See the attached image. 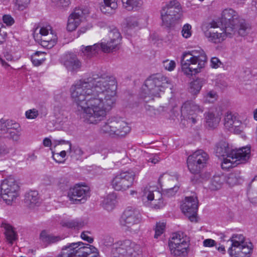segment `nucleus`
Listing matches in <instances>:
<instances>
[{"mask_svg": "<svg viewBox=\"0 0 257 257\" xmlns=\"http://www.w3.org/2000/svg\"><path fill=\"white\" fill-rule=\"evenodd\" d=\"M109 37L111 42L114 43V46H118L120 42L121 37L117 29L113 28L109 32Z\"/></svg>", "mask_w": 257, "mask_h": 257, "instance_id": "38", "label": "nucleus"}, {"mask_svg": "<svg viewBox=\"0 0 257 257\" xmlns=\"http://www.w3.org/2000/svg\"><path fill=\"white\" fill-rule=\"evenodd\" d=\"M55 114L58 119L63 120V117L65 116V112L63 110H60L58 107L55 108Z\"/></svg>", "mask_w": 257, "mask_h": 257, "instance_id": "61", "label": "nucleus"}, {"mask_svg": "<svg viewBox=\"0 0 257 257\" xmlns=\"http://www.w3.org/2000/svg\"><path fill=\"white\" fill-rule=\"evenodd\" d=\"M166 224L164 222L157 223L156 228L155 229V234L154 237L158 238L164 232Z\"/></svg>", "mask_w": 257, "mask_h": 257, "instance_id": "44", "label": "nucleus"}, {"mask_svg": "<svg viewBox=\"0 0 257 257\" xmlns=\"http://www.w3.org/2000/svg\"><path fill=\"white\" fill-rule=\"evenodd\" d=\"M202 87V81L200 79H196L190 83V92L193 95L197 94Z\"/></svg>", "mask_w": 257, "mask_h": 257, "instance_id": "42", "label": "nucleus"}, {"mask_svg": "<svg viewBox=\"0 0 257 257\" xmlns=\"http://www.w3.org/2000/svg\"><path fill=\"white\" fill-rule=\"evenodd\" d=\"M3 22L8 26H11L14 23V19L9 15H5L3 17Z\"/></svg>", "mask_w": 257, "mask_h": 257, "instance_id": "59", "label": "nucleus"}, {"mask_svg": "<svg viewBox=\"0 0 257 257\" xmlns=\"http://www.w3.org/2000/svg\"><path fill=\"white\" fill-rule=\"evenodd\" d=\"M142 200L146 206L160 209L164 206L162 194L155 187L146 186L142 192Z\"/></svg>", "mask_w": 257, "mask_h": 257, "instance_id": "9", "label": "nucleus"}, {"mask_svg": "<svg viewBox=\"0 0 257 257\" xmlns=\"http://www.w3.org/2000/svg\"><path fill=\"white\" fill-rule=\"evenodd\" d=\"M215 153L218 157H223L222 168L227 169L245 163L249 159L250 148L242 147L234 149L224 141H220L216 145Z\"/></svg>", "mask_w": 257, "mask_h": 257, "instance_id": "2", "label": "nucleus"}, {"mask_svg": "<svg viewBox=\"0 0 257 257\" xmlns=\"http://www.w3.org/2000/svg\"><path fill=\"white\" fill-rule=\"evenodd\" d=\"M100 51V46L99 43L94 44L91 46H81V51L83 55L87 58H90L98 53Z\"/></svg>", "mask_w": 257, "mask_h": 257, "instance_id": "26", "label": "nucleus"}, {"mask_svg": "<svg viewBox=\"0 0 257 257\" xmlns=\"http://www.w3.org/2000/svg\"><path fill=\"white\" fill-rule=\"evenodd\" d=\"M182 70L184 74L187 76H192L195 75L201 71V69L203 67H199L198 64H197L196 67H190L191 65H189V63H183L181 64Z\"/></svg>", "mask_w": 257, "mask_h": 257, "instance_id": "35", "label": "nucleus"}, {"mask_svg": "<svg viewBox=\"0 0 257 257\" xmlns=\"http://www.w3.org/2000/svg\"><path fill=\"white\" fill-rule=\"evenodd\" d=\"M191 26L189 24L184 25L182 30V35L183 37L188 38L191 36Z\"/></svg>", "mask_w": 257, "mask_h": 257, "instance_id": "51", "label": "nucleus"}, {"mask_svg": "<svg viewBox=\"0 0 257 257\" xmlns=\"http://www.w3.org/2000/svg\"><path fill=\"white\" fill-rule=\"evenodd\" d=\"M224 125L230 132L239 134L242 132V122L239 120L238 115L231 111L226 112L224 116Z\"/></svg>", "mask_w": 257, "mask_h": 257, "instance_id": "18", "label": "nucleus"}, {"mask_svg": "<svg viewBox=\"0 0 257 257\" xmlns=\"http://www.w3.org/2000/svg\"><path fill=\"white\" fill-rule=\"evenodd\" d=\"M25 114L27 118L34 119L38 116L39 113L38 110L35 109H32L27 110Z\"/></svg>", "mask_w": 257, "mask_h": 257, "instance_id": "56", "label": "nucleus"}, {"mask_svg": "<svg viewBox=\"0 0 257 257\" xmlns=\"http://www.w3.org/2000/svg\"><path fill=\"white\" fill-rule=\"evenodd\" d=\"M172 86L170 79L161 74L157 73L150 76L145 82L143 87V91L146 97L147 95L159 97L160 93L163 92L166 88Z\"/></svg>", "mask_w": 257, "mask_h": 257, "instance_id": "4", "label": "nucleus"}, {"mask_svg": "<svg viewBox=\"0 0 257 257\" xmlns=\"http://www.w3.org/2000/svg\"><path fill=\"white\" fill-rule=\"evenodd\" d=\"M116 198V195L113 193L107 195L102 201L103 207L107 211H111L115 207Z\"/></svg>", "mask_w": 257, "mask_h": 257, "instance_id": "32", "label": "nucleus"}, {"mask_svg": "<svg viewBox=\"0 0 257 257\" xmlns=\"http://www.w3.org/2000/svg\"><path fill=\"white\" fill-rule=\"evenodd\" d=\"M41 45L47 48H51L53 47L56 43L57 38L55 35H54L51 31L50 34L46 35L41 38Z\"/></svg>", "mask_w": 257, "mask_h": 257, "instance_id": "29", "label": "nucleus"}, {"mask_svg": "<svg viewBox=\"0 0 257 257\" xmlns=\"http://www.w3.org/2000/svg\"><path fill=\"white\" fill-rule=\"evenodd\" d=\"M40 240L44 243L47 244L55 243L61 239L59 236H54L48 234L46 231L44 230L41 232L40 235Z\"/></svg>", "mask_w": 257, "mask_h": 257, "instance_id": "33", "label": "nucleus"}, {"mask_svg": "<svg viewBox=\"0 0 257 257\" xmlns=\"http://www.w3.org/2000/svg\"><path fill=\"white\" fill-rule=\"evenodd\" d=\"M224 179L223 176L215 175L211 179L208 186L209 188L211 190H217L219 189L222 186Z\"/></svg>", "mask_w": 257, "mask_h": 257, "instance_id": "36", "label": "nucleus"}, {"mask_svg": "<svg viewBox=\"0 0 257 257\" xmlns=\"http://www.w3.org/2000/svg\"><path fill=\"white\" fill-rule=\"evenodd\" d=\"M73 253L74 252L72 251V250L69 248L68 245H66L62 248L61 254L57 257H75Z\"/></svg>", "mask_w": 257, "mask_h": 257, "instance_id": "52", "label": "nucleus"}, {"mask_svg": "<svg viewBox=\"0 0 257 257\" xmlns=\"http://www.w3.org/2000/svg\"><path fill=\"white\" fill-rule=\"evenodd\" d=\"M114 239L111 236L106 235H104L101 239L100 243L102 245L105 246H110L113 245Z\"/></svg>", "mask_w": 257, "mask_h": 257, "instance_id": "45", "label": "nucleus"}, {"mask_svg": "<svg viewBox=\"0 0 257 257\" xmlns=\"http://www.w3.org/2000/svg\"><path fill=\"white\" fill-rule=\"evenodd\" d=\"M90 233V232L88 231H83L81 234V238L89 243H92L93 241V237L88 236V234Z\"/></svg>", "mask_w": 257, "mask_h": 257, "instance_id": "57", "label": "nucleus"}, {"mask_svg": "<svg viewBox=\"0 0 257 257\" xmlns=\"http://www.w3.org/2000/svg\"><path fill=\"white\" fill-rule=\"evenodd\" d=\"M215 241L212 239H206L203 241V245L207 247H211L215 245Z\"/></svg>", "mask_w": 257, "mask_h": 257, "instance_id": "63", "label": "nucleus"}, {"mask_svg": "<svg viewBox=\"0 0 257 257\" xmlns=\"http://www.w3.org/2000/svg\"><path fill=\"white\" fill-rule=\"evenodd\" d=\"M181 10V6L178 1H170L161 11L163 25L166 27H170L182 17Z\"/></svg>", "mask_w": 257, "mask_h": 257, "instance_id": "7", "label": "nucleus"}, {"mask_svg": "<svg viewBox=\"0 0 257 257\" xmlns=\"http://www.w3.org/2000/svg\"><path fill=\"white\" fill-rule=\"evenodd\" d=\"M160 160V158L159 157L158 155L155 154L153 155L149 159L148 162H151L153 164H156L158 163Z\"/></svg>", "mask_w": 257, "mask_h": 257, "instance_id": "64", "label": "nucleus"}, {"mask_svg": "<svg viewBox=\"0 0 257 257\" xmlns=\"http://www.w3.org/2000/svg\"><path fill=\"white\" fill-rule=\"evenodd\" d=\"M207 57L205 52L201 49L193 50L184 52L181 58V64L189 63V65H196L199 67H204L207 63Z\"/></svg>", "mask_w": 257, "mask_h": 257, "instance_id": "13", "label": "nucleus"}, {"mask_svg": "<svg viewBox=\"0 0 257 257\" xmlns=\"http://www.w3.org/2000/svg\"><path fill=\"white\" fill-rule=\"evenodd\" d=\"M104 5L100 7L101 11L104 14H112L117 8L116 0H103Z\"/></svg>", "mask_w": 257, "mask_h": 257, "instance_id": "30", "label": "nucleus"}, {"mask_svg": "<svg viewBox=\"0 0 257 257\" xmlns=\"http://www.w3.org/2000/svg\"><path fill=\"white\" fill-rule=\"evenodd\" d=\"M31 0H17L16 6L20 11H23L27 8L30 3Z\"/></svg>", "mask_w": 257, "mask_h": 257, "instance_id": "50", "label": "nucleus"}, {"mask_svg": "<svg viewBox=\"0 0 257 257\" xmlns=\"http://www.w3.org/2000/svg\"><path fill=\"white\" fill-rule=\"evenodd\" d=\"M204 110L201 106L192 101H186L182 106L181 114L191 125L196 123L199 119L198 115Z\"/></svg>", "mask_w": 257, "mask_h": 257, "instance_id": "12", "label": "nucleus"}, {"mask_svg": "<svg viewBox=\"0 0 257 257\" xmlns=\"http://www.w3.org/2000/svg\"><path fill=\"white\" fill-rule=\"evenodd\" d=\"M89 188L87 186L76 184L69 189L68 197L73 203H83L89 197Z\"/></svg>", "mask_w": 257, "mask_h": 257, "instance_id": "16", "label": "nucleus"}, {"mask_svg": "<svg viewBox=\"0 0 257 257\" xmlns=\"http://www.w3.org/2000/svg\"><path fill=\"white\" fill-rule=\"evenodd\" d=\"M90 249H91V252H89L86 257H99L98 250L96 247L91 245Z\"/></svg>", "mask_w": 257, "mask_h": 257, "instance_id": "62", "label": "nucleus"}, {"mask_svg": "<svg viewBox=\"0 0 257 257\" xmlns=\"http://www.w3.org/2000/svg\"><path fill=\"white\" fill-rule=\"evenodd\" d=\"M142 220L140 211L136 208L128 207L123 212L120 219L121 226L131 228L134 225L139 224Z\"/></svg>", "mask_w": 257, "mask_h": 257, "instance_id": "15", "label": "nucleus"}, {"mask_svg": "<svg viewBox=\"0 0 257 257\" xmlns=\"http://www.w3.org/2000/svg\"><path fill=\"white\" fill-rule=\"evenodd\" d=\"M20 136V126L18 123L10 119L0 120V137L18 142Z\"/></svg>", "mask_w": 257, "mask_h": 257, "instance_id": "11", "label": "nucleus"}, {"mask_svg": "<svg viewBox=\"0 0 257 257\" xmlns=\"http://www.w3.org/2000/svg\"><path fill=\"white\" fill-rule=\"evenodd\" d=\"M226 182L229 185L233 186L238 183V178L234 173H231L228 175Z\"/></svg>", "mask_w": 257, "mask_h": 257, "instance_id": "54", "label": "nucleus"}, {"mask_svg": "<svg viewBox=\"0 0 257 257\" xmlns=\"http://www.w3.org/2000/svg\"><path fill=\"white\" fill-rule=\"evenodd\" d=\"M211 66L214 68L219 67L221 64V61L216 57L212 58L211 59Z\"/></svg>", "mask_w": 257, "mask_h": 257, "instance_id": "60", "label": "nucleus"}, {"mask_svg": "<svg viewBox=\"0 0 257 257\" xmlns=\"http://www.w3.org/2000/svg\"><path fill=\"white\" fill-rule=\"evenodd\" d=\"M140 246L130 239L119 240L113 244L111 255L112 257H130L134 253L139 254Z\"/></svg>", "mask_w": 257, "mask_h": 257, "instance_id": "8", "label": "nucleus"}, {"mask_svg": "<svg viewBox=\"0 0 257 257\" xmlns=\"http://www.w3.org/2000/svg\"><path fill=\"white\" fill-rule=\"evenodd\" d=\"M69 155L71 158L76 160H78L83 154V151L78 146L72 147V144H70L69 149Z\"/></svg>", "mask_w": 257, "mask_h": 257, "instance_id": "40", "label": "nucleus"}, {"mask_svg": "<svg viewBox=\"0 0 257 257\" xmlns=\"http://www.w3.org/2000/svg\"><path fill=\"white\" fill-rule=\"evenodd\" d=\"M51 2L54 6L59 8L67 7L70 4V0H51Z\"/></svg>", "mask_w": 257, "mask_h": 257, "instance_id": "47", "label": "nucleus"}, {"mask_svg": "<svg viewBox=\"0 0 257 257\" xmlns=\"http://www.w3.org/2000/svg\"><path fill=\"white\" fill-rule=\"evenodd\" d=\"M99 45L100 46V50H101L104 53H109L118 49V46H114V43H111V40L106 43L105 42L99 43Z\"/></svg>", "mask_w": 257, "mask_h": 257, "instance_id": "43", "label": "nucleus"}, {"mask_svg": "<svg viewBox=\"0 0 257 257\" xmlns=\"http://www.w3.org/2000/svg\"><path fill=\"white\" fill-rule=\"evenodd\" d=\"M249 30L248 25L244 22H241L239 24V27L238 30V33L239 35L244 36L246 35Z\"/></svg>", "mask_w": 257, "mask_h": 257, "instance_id": "46", "label": "nucleus"}, {"mask_svg": "<svg viewBox=\"0 0 257 257\" xmlns=\"http://www.w3.org/2000/svg\"><path fill=\"white\" fill-rule=\"evenodd\" d=\"M88 14L87 8L75 9L68 18L67 30L69 31L75 30Z\"/></svg>", "mask_w": 257, "mask_h": 257, "instance_id": "19", "label": "nucleus"}, {"mask_svg": "<svg viewBox=\"0 0 257 257\" xmlns=\"http://www.w3.org/2000/svg\"><path fill=\"white\" fill-rule=\"evenodd\" d=\"M123 8L128 11H137L143 5V0H121Z\"/></svg>", "mask_w": 257, "mask_h": 257, "instance_id": "28", "label": "nucleus"}, {"mask_svg": "<svg viewBox=\"0 0 257 257\" xmlns=\"http://www.w3.org/2000/svg\"><path fill=\"white\" fill-rule=\"evenodd\" d=\"M163 67L168 71H173L176 67V63L173 60H166L163 62Z\"/></svg>", "mask_w": 257, "mask_h": 257, "instance_id": "48", "label": "nucleus"}, {"mask_svg": "<svg viewBox=\"0 0 257 257\" xmlns=\"http://www.w3.org/2000/svg\"><path fill=\"white\" fill-rule=\"evenodd\" d=\"M198 207L197 197L193 195L186 197L181 205V209L183 213L188 217L191 222H196V215Z\"/></svg>", "mask_w": 257, "mask_h": 257, "instance_id": "17", "label": "nucleus"}, {"mask_svg": "<svg viewBox=\"0 0 257 257\" xmlns=\"http://www.w3.org/2000/svg\"><path fill=\"white\" fill-rule=\"evenodd\" d=\"M131 131V127L124 121L111 118L107 120L101 126L100 133L111 137H123Z\"/></svg>", "mask_w": 257, "mask_h": 257, "instance_id": "6", "label": "nucleus"}, {"mask_svg": "<svg viewBox=\"0 0 257 257\" xmlns=\"http://www.w3.org/2000/svg\"><path fill=\"white\" fill-rule=\"evenodd\" d=\"M252 248L246 244L230 246L228 253L230 257H249Z\"/></svg>", "mask_w": 257, "mask_h": 257, "instance_id": "23", "label": "nucleus"}, {"mask_svg": "<svg viewBox=\"0 0 257 257\" xmlns=\"http://www.w3.org/2000/svg\"><path fill=\"white\" fill-rule=\"evenodd\" d=\"M217 94L214 91H210L207 92L205 96V101L211 103L213 102L217 98Z\"/></svg>", "mask_w": 257, "mask_h": 257, "instance_id": "53", "label": "nucleus"}, {"mask_svg": "<svg viewBox=\"0 0 257 257\" xmlns=\"http://www.w3.org/2000/svg\"><path fill=\"white\" fill-rule=\"evenodd\" d=\"M183 243H188L186 237H184L182 233H175L173 234L171 239L169 241V246H178Z\"/></svg>", "mask_w": 257, "mask_h": 257, "instance_id": "34", "label": "nucleus"}, {"mask_svg": "<svg viewBox=\"0 0 257 257\" xmlns=\"http://www.w3.org/2000/svg\"><path fill=\"white\" fill-rule=\"evenodd\" d=\"M38 192L36 191H31L25 194L24 203L26 206L33 208L39 204Z\"/></svg>", "mask_w": 257, "mask_h": 257, "instance_id": "24", "label": "nucleus"}, {"mask_svg": "<svg viewBox=\"0 0 257 257\" xmlns=\"http://www.w3.org/2000/svg\"><path fill=\"white\" fill-rule=\"evenodd\" d=\"M62 225L69 228L79 229L84 225V222L79 219L66 220L62 222Z\"/></svg>", "mask_w": 257, "mask_h": 257, "instance_id": "37", "label": "nucleus"}, {"mask_svg": "<svg viewBox=\"0 0 257 257\" xmlns=\"http://www.w3.org/2000/svg\"><path fill=\"white\" fill-rule=\"evenodd\" d=\"M127 26L129 28H135L138 26L137 19L135 17H128L125 20Z\"/></svg>", "mask_w": 257, "mask_h": 257, "instance_id": "49", "label": "nucleus"}, {"mask_svg": "<svg viewBox=\"0 0 257 257\" xmlns=\"http://www.w3.org/2000/svg\"><path fill=\"white\" fill-rule=\"evenodd\" d=\"M231 242V246H238L241 244H246L244 242V237L242 234H233L231 237L227 240Z\"/></svg>", "mask_w": 257, "mask_h": 257, "instance_id": "41", "label": "nucleus"}, {"mask_svg": "<svg viewBox=\"0 0 257 257\" xmlns=\"http://www.w3.org/2000/svg\"><path fill=\"white\" fill-rule=\"evenodd\" d=\"M135 177V174L133 171L121 172L113 178L111 185L115 190H126L133 184Z\"/></svg>", "mask_w": 257, "mask_h": 257, "instance_id": "14", "label": "nucleus"}, {"mask_svg": "<svg viewBox=\"0 0 257 257\" xmlns=\"http://www.w3.org/2000/svg\"><path fill=\"white\" fill-rule=\"evenodd\" d=\"M62 63L68 71L76 73L81 67V62L73 53L65 55L62 59Z\"/></svg>", "mask_w": 257, "mask_h": 257, "instance_id": "21", "label": "nucleus"}, {"mask_svg": "<svg viewBox=\"0 0 257 257\" xmlns=\"http://www.w3.org/2000/svg\"><path fill=\"white\" fill-rule=\"evenodd\" d=\"M11 148L6 144L0 142V157H4L9 154Z\"/></svg>", "mask_w": 257, "mask_h": 257, "instance_id": "55", "label": "nucleus"}, {"mask_svg": "<svg viewBox=\"0 0 257 257\" xmlns=\"http://www.w3.org/2000/svg\"><path fill=\"white\" fill-rule=\"evenodd\" d=\"M221 23V26L224 28L232 27L233 30V34L236 30V25L238 23V16L236 13L232 9H225L222 13L220 21L218 20Z\"/></svg>", "mask_w": 257, "mask_h": 257, "instance_id": "20", "label": "nucleus"}, {"mask_svg": "<svg viewBox=\"0 0 257 257\" xmlns=\"http://www.w3.org/2000/svg\"><path fill=\"white\" fill-rule=\"evenodd\" d=\"M206 125L210 128L216 127L220 121V117L211 112L205 114Z\"/></svg>", "mask_w": 257, "mask_h": 257, "instance_id": "31", "label": "nucleus"}, {"mask_svg": "<svg viewBox=\"0 0 257 257\" xmlns=\"http://www.w3.org/2000/svg\"><path fill=\"white\" fill-rule=\"evenodd\" d=\"M1 226L5 230V234L7 241L9 243L12 245L18 239L17 233L14 230L13 227L9 224L3 223Z\"/></svg>", "mask_w": 257, "mask_h": 257, "instance_id": "27", "label": "nucleus"}, {"mask_svg": "<svg viewBox=\"0 0 257 257\" xmlns=\"http://www.w3.org/2000/svg\"><path fill=\"white\" fill-rule=\"evenodd\" d=\"M171 254L176 257H185L188 253V243H183L180 245L169 246Z\"/></svg>", "mask_w": 257, "mask_h": 257, "instance_id": "25", "label": "nucleus"}, {"mask_svg": "<svg viewBox=\"0 0 257 257\" xmlns=\"http://www.w3.org/2000/svg\"><path fill=\"white\" fill-rule=\"evenodd\" d=\"M117 88L111 76L94 74L80 80L70 88L71 97L82 112L84 120L96 124L114 106Z\"/></svg>", "mask_w": 257, "mask_h": 257, "instance_id": "1", "label": "nucleus"}, {"mask_svg": "<svg viewBox=\"0 0 257 257\" xmlns=\"http://www.w3.org/2000/svg\"><path fill=\"white\" fill-rule=\"evenodd\" d=\"M51 30V27L50 26H48L45 27H43L41 28V29L39 30V35H40V38L50 34L49 31Z\"/></svg>", "mask_w": 257, "mask_h": 257, "instance_id": "58", "label": "nucleus"}, {"mask_svg": "<svg viewBox=\"0 0 257 257\" xmlns=\"http://www.w3.org/2000/svg\"><path fill=\"white\" fill-rule=\"evenodd\" d=\"M208 155L202 150H199L188 156L187 166L190 172L195 176L191 180L194 183L200 182V172L206 166Z\"/></svg>", "mask_w": 257, "mask_h": 257, "instance_id": "5", "label": "nucleus"}, {"mask_svg": "<svg viewBox=\"0 0 257 257\" xmlns=\"http://www.w3.org/2000/svg\"><path fill=\"white\" fill-rule=\"evenodd\" d=\"M68 246L74 252L73 254L75 257H86L87 254L91 252V250L90 249L91 245L89 244H84L81 242L72 243Z\"/></svg>", "mask_w": 257, "mask_h": 257, "instance_id": "22", "label": "nucleus"}, {"mask_svg": "<svg viewBox=\"0 0 257 257\" xmlns=\"http://www.w3.org/2000/svg\"><path fill=\"white\" fill-rule=\"evenodd\" d=\"M45 53L42 52L37 51L35 52L31 57V61L33 64L36 66L42 64L46 60L44 58Z\"/></svg>", "mask_w": 257, "mask_h": 257, "instance_id": "39", "label": "nucleus"}, {"mask_svg": "<svg viewBox=\"0 0 257 257\" xmlns=\"http://www.w3.org/2000/svg\"><path fill=\"white\" fill-rule=\"evenodd\" d=\"M1 197L8 205L11 204L18 196L19 186L12 176L3 180L1 186Z\"/></svg>", "mask_w": 257, "mask_h": 257, "instance_id": "10", "label": "nucleus"}, {"mask_svg": "<svg viewBox=\"0 0 257 257\" xmlns=\"http://www.w3.org/2000/svg\"><path fill=\"white\" fill-rule=\"evenodd\" d=\"M202 29L209 41L216 44L222 42L227 37H231L234 34L231 27L227 26L225 28L218 20H212L204 24Z\"/></svg>", "mask_w": 257, "mask_h": 257, "instance_id": "3", "label": "nucleus"}]
</instances>
